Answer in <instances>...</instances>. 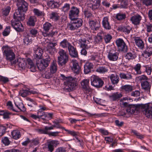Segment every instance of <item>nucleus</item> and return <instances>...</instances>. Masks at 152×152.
Instances as JSON below:
<instances>
[{"label": "nucleus", "instance_id": "nucleus-1", "mask_svg": "<svg viewBox=\"0 0 152 152\" xmlns=\"http://www.w3.org/2000/svg\"><path fill=\"white\" fill-rule=\"evenodd\" d=\"M61 76L65 80L64 83L66 89L73 90L75 89L77 85V79L75 77L71 76L65 77L64 75Z\"/></svg>", "mask_w": 152, "mask_h": 152}, {"label": "nucleus", "instance_id": "nucleus-2", "mask_svg": "<svg viewBox=\"0 0 152 152\" xmlns=\"http://www.w3.org/2000/svg\"><path fill=\"white\" fill-rule=\"evenodd\" d=\"M53 27V26L51 24L48 22H46L43 26V29L44 31L42 32V35L44 37H52L58 34L57 31L52 30L49 32L50 30Z\"/></svg>", "mask_w": 152, "mask_h": 152}, {"label": "nucleus", "instance_id": "nucleus-3", "mask_svg": "<svg viewBox=\"0 0 152 152\" xmlns=\"http://www.w3.org/2000/svg\"><path fill=\"white\" fill-rule=\"evenodd\" d=\"M50 57H48L45 59H38L36 60V64L38 69L40 71L42 70L47 67L50 63Z\"/></svg>", "mask_w": 152, "mask_h": 152}, {"label": "nucleus", "instance_id": "nucleus-4", "mask_svg": "<svg viewBox=\"0 0 152 152\" xmlns=\"http://www.w3.org/2000/svg\"><path fill=\"white\" fill-rule=\"evenodd\" d=\"M2 48L7 60L11 61L15 58V55L14 53L8 46H4Z\"/></svg>", "mask_w": 152, "mask_h": 152}, {"label": "nucleus", "instance_id": "nucleus-5", "mask_svg": "<svg viewBox=\"0 0 152 152\" xmlns=\"http://www.w3.org/2000/svg\"><path fill=\"white\" fill-rule=\"evenodd\" d=\"M103 81L98 77L93 75L91 77V85L97 88L102 87L103 84Z\"/></svg>", "mask_w": 152, "mask_h": 152}, {"label": "nucleus", "instance_id": "nucleus-6", "mask_svg": "<svg viewBox=\"0 0 152 152\" xmlns=\"http://www.w3.org/2000/svg\"><path fill=\"white\" fill-rule=\"evenodd\" d=\"M143 113L146 117L152 118V104L151 103L143 104L142 106Z\"/></svg>", "mask_w": 152, "mask_h": 152}, {"label": "nucleus", "instance_id": "nucleus-7", "mask_svg": "<svg viewBox=\"0 0 152 152\" xmlns=\"http://www.w3.org/2000/svg\"><path fill=\"white\" fill-rule=\"evenodd\" d=\"M115 42L119 50L124 52H127V47L122 39H118L116 40Z\"/></svg>", "mask_w": 152, "mask_h": 152}, {"label": "nucleus", "instance_id": "nucleus-8", "mask_svg": "<svg viewBox=\"0 0 152 152\" xmlns=\"http://www.w3.org/2000/svg\"><path fill=\"white\" fill-rule=\"evenodd\" d=\"M16 4L18 7V10L23 12H25L27 10L28 4L25 1L17 0Z\"/></svg>", "mask_w": 152, "mask_h": 152}, {"label": "nucleus", "instance_id": "nucleus-9", "mask_svg": "<svg viewBox=\"0 0 152 152\" xmlns=\"http://www.w3.org/2000/svg\"><path fill=\"white\" fill-rule=\"evenodd\" d=\"M89 79H85L81 82L82 87L85 93L90 94L91 92L92 89L89 86Z\"/></svg>", "mask_w": 152, "mask_h": 152}, {"label": "nucleus", "instance_id": "nucleus-10", "mask_svg": "<svg viewBox=\"0 0 152 152\" xmlns=\"http://www.w3.org/2000/svg\"><path fill=\"white\" fill-rule=\"evenodd\" d=\"M79 12V10L77 8L73 6L72 7L69 13V18L71 20H74L78 16Z\"/></svg>", "mask_w": 152, "mask_h": 152}, {"label": "nucleus", "instance_id": "nucleus-11", "mask_svg": "<svg viewBox=\"0 0 152 152\" xmlns=\"http://www.w3.org/2000/svg\"><path fill=\"white\" fill-rule=\"evenodd\" d=\"M11 24L12 26L17 31L22 32L23 31V26L20 21L12 20Z\"/></svg>", "mask_w": 152, "mask_h": 152}, {"label": "nucleus", "instance_id": "nucleus-12", "mask_svg": "<svg viewBox=\"0 0 152 152\" xmlns=\"http://www.w3.org/2000/svg\"><path fill=\"white\" fill-rule=\"evenodd\" d=\"M72 70L73 72L77 74H78L81 71V68L78 62L76 60H72L70 63Z\"/></svg>", "mask_w": 152, "mask_h": 152}, {"label": "nucleus", "instance_id": "nucleus-13", "mask_svg": "<svg viewBox=\"0 0 152 152\" xmlns=\"http://www.w3.org/2000/svg\"><path fill=\"white\" fill-rule=\"evenodd\" d=\"M34 58L36 60L40 59L42 58V55L43 53L42 49L37 46H35L33 48Z\"/></svg>", "mask_w": 152, "mask_h": 152}, {"label": "nucleus", "instance_id": "nucleus-14", "mask_svg": "<svg viewBox=\"0 0 152 152\" xmlns=\"http://www.w3.org/2000/svg\"><path fill=\"white\" fill-rule=\"evenodd\" d=\"M24 12L17 10L14 14V20L18 21L23 20L25 19Z\"/></svg>", "mask_w": 152, "mask_h": 152}, {"label": "nucleus", "instance_id": "nucleus-15", "mask_svg": "<svg viewBox=\"0 0 152 152\" xmlns=\"http://www.w3.org/2000/svg\"><path fill=\"white\" fill-rule=\"evenodd\" d=\"M78 41V44L82 48L88 49L91 47V45H89V41L87 40L85 38H81L79 39Z\"/></svg>", "mask_w": 152, "mask_h": 152}, {"label": "nucleus", "instance_id": "nucleus-16", "mask_svg": "<svg viewBox=\"0 0 152 152\" xmlns=\"http://www.w3.org/2000/svg\"><path fill=\"white\" fill-rule=\"evenodd\" d=\"M119 53L115 51H110L108 53L107 57L110 61H115L118 58Z\"/></svg>", "mask_w": 152, "mask_h": 152}, {"label": "nucleus", "instance_id": "nucleus-17", "mask_svg": "<svg viewBox=\"0 0 152 152\" xmlns=\"http://www.w3.org/2000/svg\"><path fill=\"white\" fill-rule=\"evenodd\" d=\"M59 144V142L56 140H52L48 142V151L50 152H52L54 149L55 147H56Z\"/></svg>", "mask_w": 152, "mask_h": 152}, {"label": "nucleus", "instance_id": "nucleus-18", "mask_svg": "<svg viewBox=\"0 0 152 152\" xmlns=\"http://www.w3.org/2000/svg\"><path fill=\"white\" fill-rule=\"evenodd\" d=\"M142 18V17L140 15L137 14L132 16L130 18V20L132 24L137 26L140 23Z\"/></svg>", "mask_w": 152, "mask_h": 152}, {"label": "nucleus", "instance_id": "nucleus-19", "mask_svg": "<svg viewBox=\"0 0 152 152\" xmlns=\"http://www.w3.org/2000/svg\"><path fill=\"white\" fill-rule=\"evenodd\" d=\"M139 106L138 105H131L127 107L126 111L129 114H132L137 113L139 110Z\"/></svg>", "mask_w": 152, "mask_h": 152}, {"label": "nucleus", "instance_id": "nucleus-20", "mask_svg": "<svg viewBox=\"0 0 152 152\" xmlns=\"http://www.w3.org/2000/svg\"><path fill=\"white\" fill-rule=\"evenodd\" d=\"M27 60L26 61L24 58H19L17 59V61L15 60L14 61L13 64L18 65L19 67L23 69L25 68L26 65Z\"/></svg>", "mask_w": 152, "mask_h": 152}, {"label": "nucleus", "instance_id": "nucleus-21", "mask_svg": "<svg viewBox=\"0 0 152 152\" xmlns=\"http://www.w3.org/2000/svg\"><path fill=\"white\" fill-rule=\"evenodd\" d=\"M54 126L48 127L45 126L44 128H37L36 129V132L39 134H48L49 130L53 129Z\"/></svg>", "mask_w": 152, "mask_h": 152}, {"label": "nucleus", "instance_id": "nucleus-22", "mask_svg": "<svg viewBox=\"0 0 152 152\" xmlns=\"http://www.w3.org/2000/svg\"><path fill=\"white\" fill-rule=\"evenodd\" d=\"M70 55L73 58L78 57V53L75 47L71 45L68 48Z\"/></svg>", "mask_w": 152, "mask_h": 152}, {"label": "nucleus", "instance_id": "nucleus-23", "mask_svg": "<svg viewBox=\"0 0 152 152\" xmlns=\"http://www.w3.org/2000/svg\"><path fill=\"white\" fill-rule=\"evenodd\" d=\"M118 29L120 31L126 34H128L130 33L132 30V28L129 25L121 26L118 27Z\"/></svg>", "mask_w": 152, "mask_h": 152}, {"label": "nucleus", "instance_id": "nucleus-24", "mask_svg": "<svg viewBox=\"0 0 152 152\" xmlns=\"http://www.w3.org/2000/svg\"><path fill=\"white\" fill-rule=\"evenodd\" d=\"M136 45L140 49H143L144 48V44L143 42L140 38L138 37H133Z\"/></svg>", "mask_w": 152, "mask_h": 152}, {"label": "nucleus", "instance_id": "nucleus-25", "mask_svg": "<svg viewBox=\"0 0 152 152\" xmlns=\"http://www.w3.org/2000/svg\"><path fill=\"white\" fill-rule=\"evenodd\" d=\"M94 67V65L92 63L89 62H86L84 66V73L85 74L89 73L91 72V69Z\"/></svg>", "mask_w": 152, "mask_h": 152}, {"label": "nucleus", "instance_id": "nucleus-26", "mask_svg": "<svg viewBox=\"0 0 152 152\" xmlns=\"http://www.w3.org/2000/svg\"><path fill=\"white\" fill-rule=\"evenodd\" d=\"M141 68V64L140 63H137L134 65L133 67V69L135 71L136 75H140L142 73Z\"/></svg>", "mask_w": 152, "mask_h": 152}, {"label": "nucleus", "instance_id": "nucleus-27", "mask_svg": "<svg viewBox=\"0 0 152 152\" xmlns=\"http://www.w3.org/2000/svg\"><path fill=\"white\" fill-rule=\"evenodd\" d=\"M122 96L121 93L117 92L113 93L109 96L110 99L112 101L118 100Z\"/></svg>", "mask_w": 152, "mask_h": 152}, {"label": "nucleus", "instance_id": "nucleus-28", "mask_svg": "<svg viewBox=\"0 0 152 152\" xmlns=\"http://www.w3.org/2000/svg\"><path fill=\"white\" fill-rule=\"evenodd\" d=\"M89 23L91 29L95 31L99 29L100 25L97 22L94 20H91L90 21Z\"/></svg>", "mask_w": 152, "mask_h": 152}, {"label": "nucleus", "instance_id": "nucleus-29", "mask_svg": "<svg viewBox=\"0 0 152 152\" xmlns=\"http://www.w3.org/2000/svg\"><path fill=\"white\" fill-rule=\"evenodd\" d=\"M27 62L28 64V67L30 71L33 72H35L36 69V67L34 66L31 59L29 58L27 59Z\"/></svg>", "mask_w": 152, "mask_h": 152}, {"label": "nucleus", "instance_id": "nucleus-30", "mask_svg": "<svg viewBox=\"0 0 152 152\" xmlns=\"http://www.w3.org/2000/svg\"><path fill=\"white\" fill-rule=\"evenodd\" d=\"M102 25L104 27L107 29H110L111 28L108 22V18L107 17H104L103 19L102 22Z\"/></svg>", "mask_w": 152, "mask_h": 152}, {"label": "nucleus", "instance_id": "nucleus-31", "mask_svg": "<svg viewBox=\"0 0 152 152\" xmlns=\"http://www.w3.org/2000/svg\"><path fill=\"white\" fill-rule=\"evenodd\" d=\"M110 78L112 83L113 84H117L119 80V77L116 74H111L110 76Z\"/></svg>", "mask_w": 152, "mask_h": 152}, {"label": "nucleus", "instance_id": "nucleus-32", "mask_svg": "<svg viewBox=\"0 0 152 152\" xmlns=\"http://www.w3.org/2000/svg\"><path fill=\"white\" fill-rule=\"evenodd\" d=\"M68 57H58V62L59 65L61 66L65 65L68 61Z\"/></svg>", "mask_w": 152, "mask_h": 152}, {"label": "nucleus", "instance_id": "nucleus-33", "mask_svg": "<svg viewBox=\"0 0 152 152\" xmlns=\"http://www.w3.org/2000/svg\"><path fill=\"white\" fill-rule=\"evenodd\" d=\"M47 3L48 6L51 8H56L59 6V2H55L53 0L47 2Z\"/></svg>", "mask_w": 152, "mask_h": 152}, {"label": "nucleus", "instance_id": "nucleus-34", "mask_svg": "<svg viewBox=\"0 0 152 152\" xmlns=\"http://www.w3.org/2000/svg\"><path fill=\"white\" fill-rule=\"evenodd\" d=\"M71 43L66 39H64L60 43V45L63 48H68L71 45Z\"/></svg>", "mask_w": 152, "mask_h": 152}, {"label": "nucleus", "instance_id": "nucleus-35", "mask_svg": "<svg viewBox=\"0 0 152 152\" xmlns=\"http://www.w3.org/2000/svg\"><path fill=\"white\" fill-rule=\"evenodd\" d=\"M11 134L12 137L15 140L18 139L21 136L20 132L17 130L13 131L11 132Z\"/></svg>", "mask_w": 152, "mask_h": 152}, {"label": "nucleus", "instance_id": "nucleus-36", "mask_svg": "<svg viewBox=\"0 0 152 152\" xmlns=\"http://www.w3.org/2000/svg\"><path fill=\"white\" fill-rule=\"evenodd\" d=\"M133 86L129 85H126L122 86L121 89L123 91H125L126 93L131 92L133 90Z\"/></svg>", "mask_w": 152, "mask_h": 152}, {"label": "nucleus", "instance_id": "nucleus-37", "mask_svg": "<svg viewBox=\"0 0 152 152\" xmlns=\"http://www.w3.org/2000/svg\"><path fill=\"white\" fill-rule=\"evenodd\" d=\"M72 20H73L72 21L74 23L77 29L80 27L82 25L83 21L82 20L80 19L76 18Z\"/></svg>", "mask_w": 152, "mask_h": 152}, {"label": "nucleus", "instance_id": "nucleus-38", "mask_svg": "<svg viewBox=\"0 0 152 152\" xmlns=\"http://www.w3.org/2000/svg\"><path fill=\"white\" fill-rule=\"evenodd\" d=\"M100 0H94L92 3V9L96 10L99 9L100 5Z\"/></svg>", "mask_w": 152, "mask_h": 152}, {"label": "nucleus", "instance_id": "nucleus-39", "mask_svg": "<svg viewBox=\"0 0 152 152\" xmlns=\"http://www.w3.org/2000/svg\"><path fill=\"white\" fill-rule=\"evenodd\" d=\"M136 57L134 52L132 51V52H129L126 53L125 56L126 58L128 60L133 59Z\"/></svg>", "mask_w": 152, "mask_h": 152}, {"label": "nucleus", "instance_id": "nucleus-40", "mask_svg": "<svg viewBox=\"0 0 152 152\" xmlns=\"http://www.w3.org/2000/svg\"><path fill=\"white\" fill-rule=\"evenodd\" d=\"M96 71L99 73L103 74L107 72L108 69L107 67L102 66L98 68Z\"/></svg>", "mask_w": 152, "mask_h": 152}, {"label": "nucleus", "instance_id": "nucleus-41", "mask_svg": "<svg viewBox=\"0 0 152 152\" xmlns=\"http://www.w3.org/2000/svg\"><path fill=\"white\" fill-rule=\"evenodd\" d=\"M141 85L142 88L145 90H149L151 88L149 83L147 80L141 83Z\"/></svg>", "mask_w": 152, "mask_h": 152}, {"label": "nucleus", "instance_id": "nucleus-42", "mask_svg": "<svg viewBox=\"0 0 152 152\" xmlns=\"http://www.w3.org/2000/svg\"><path fill=\"white\" fill-rule=\"evenodd\" d=\"M126 18V15L125 13L119 12L117 14L115 15V18L118 20H121Z\"/></svg>", "mask_w": 152, "mask_h": 152}, {"label": "nucleus", "instance_id": "nucleus-43", "mask_svg": "<svg viewBox=\"0 0 152 152\" xmlns=\"http://www.w3.org/2000/svg\"><path fill=\"white\" fill-rule=\"evenodd\" d=\"M15 106L20 111H24L26 110L22 102H20L19 103L15 102Z\"/></svg>", "mask_w": 152, "mask_h": 152}, {"label": "nucleus", "instance_id": "nucleus-44", "mask_svg": "<svg viewBox=\"0 0 152 152\" xmlns=\"http://www.w3.org/2000/svg\"><path fill=\"white\" fill-rule=\"evenodd\" d=\"M102 41V38L101 36L97 34L94 37V42L95 44H100Z\"/></svg>", "mask_w": 152, "mask_h": 152}, {"label": "nucleus", "instance_id": "nucleus-45", "mask_svg": "<svg viewBox=\"0 0 152 152\" xmlns=\"http://www.w3.org/2000/svg\"><path fill=\"white\" fill-rule=\"evenodd\" d=\"M31 42V40L29 38L28 35H26L24 37L23 39V43L25 45H27L30 44Z\"/></svg>", "mask_w": 152, "mask_h": 152}, {"label": "nucleus", "instance_id": "nucleus-46", "mask_svg": "<svg viewBox=\"0 0 152 152\" xmlns=\"http://www.w3.org/2000/svg\"><path fill=\"white\" fill-rule=\"evenodd\" d=\"M58 53L59 55L58 57H68L66 52L63 49H59Z\"/></svg>", "mask_w": 152, "mask_h": 152}, {"label": "nucleus", "instance_id": "nucleus-47", "mask_svg": "<svg viewBox=\"0 0 152 152\" xmlns=\"http://www.w3.org/2000/svg\"><path fill=\"white\" fill-rule=\"evenodd\" d=\"M33 11L34 15L37 16H44L45 14L44 12L38 9H34Z\"/></svg>", "mask_w": 152, "mask_h": 152}, {"label": "nucleus", "instance_id": "nucleus-48", "mask_svg": "<svg viewBox=\"0 0 152 152\" xmlns=\"http://www.w3.org/2000/svg\"><path fill=\"white\" fill-rule=\"evenodd\" d=\"M35 18L34 16H31L29 19L28 20L27 23V24L33 26L35 25Z\"/></svg>", "mask_w": 152, "mask_h": 152}, {"label": "nucleus", "instance_id": "nucleus-49", "mask_svg": "<svg viewBox=\"0 0 152 152\" xmlns=\"http://www.w3.org/2000/svg\"><path fill=\"white\" fill-rule=\"evenodd\" d=\"M50 70L52 73H54L57 71L56 64L54 62L52 63L50 66Z\"/></svg>", "mask_w": 152, "mask_h": 152}, {"label": "nucleus", "instance_id": "nucleus-50", "mask_svg": "<svg viewBox=\"0 0 152 152\" xmlns=\"http://www.w3.org/2000/svg\"><path fill=\"white\" fill-rule=\"evenodd\" d=\"M119 76L121 79H131L132 77V75L130 74H128L126 75L123 73H120Z\"/></svg>", "mask_w": 152, "mask_h": 152}, {"label": "nucleus", "instance_id": "nucleus-51", "mask_svg": "<svg viewBox=\"0 0 152 152\" xmlns=\"http://www.w3.org/2000/svg\"><path fill=\"white\" fill-rule=\"evenodd\" d=\"M1 142L3 144L6 146L8 145L11 142L8 138L7 137H2L1 139Z\"/></svg>", "mask_w": 152, "mask_h": 152}, {"label": "nucleus", "instance_id": "nucleus-52", "mask_svg": "<svg viewBox=\"0 0 152 152\" xmlns=\"http://www.w3.org/2000/svg\"><path fill=\"white\" fill-rule=\"evenodd\" d=\"M50 18L54 19L55 20H58L60 18L59 16L57 13L52 12L50 15Z\"/></svg>", "mask_w": 152, "mask_h": 152}, {"label": "nucleus", "instance_id": "nucleus-53", "mask_svg": "<svg viewBox=\"0 0 152 152\" xmlns=\"http://www.w3.org/2000/svg\"><path fill=\"white\" fill-rule=\"evenodd\" d=\"M19 94L22 96L25 97L29 94V92L27 90H21L20 91Z\"/></svg>", "mask_w": 152, "mask_h": 152}, {"label": "nucleus", "instance_id": "nucleus-54", "mask_svg": "<svg viewBox=\"0 0 152 152\" xmlns=\"http://www.w3.org/2000/svg\"><path fill=\"white\" fill-rule=\"evenodd\" d=\"M67 28L71 30H74L77 29L74 23L72 21L70 23H68L67 25Z\"/></svg>", "mask_w": 152, "mask_h": 152}, {"label": "nucleus", "instance_id": "nucleus-55", "mask_svg": "<svg viewBox=\"0 0 152 152\" xmlns=\"http://www.w3.org/2000/svg\"><path fill=\"white\" fill-rule=\"evenodd\" d=\"M103 38L105 42L107 43L110 42L112 38V37L110 35L107 34L104 36Z\"/></svg>", "mask_w": 152, "mask_h": 152}, {"label": "nucleus", "instance_id": "nucleus-56", "mask_svg": "<svg viewBox=\"0 0 152 152\" xmlns=\"http://www.w3.org/2000/svg\"><path fill=\"white\" fill-rule=\"evenodd\" d=\"M70 8V4L68 3H66L62 7L61 9L63 12H68Z\"/></svg>", "mask_w": 152, "mask_h": 152}, {"label": "nucleus", "instance_id": "nucleus-57", "mask_svg": "<svg viewBox=\"0 0 152 152\" xmlns=\"http://www.w3.org/2000/svg\"><path fill=\"white\" fill-rule=\"evenodd\" d=\"M10 10V8L9 6L4 8L3 10L2 14L5 16L8 15Z\"/></svg>", "mask_w": 152, "mask_h": 152}, {"label": "nucleus", "instance_id": "nucleus-58", "mask_svg": "<svg viewBox=\"0 0 152 152\" xmlns=\"http://www.w3.org/2000/svg\"><path fill=\"white\" fill-rule=\"evenodd\" d=\"M152 55V54L146 49L143 51L142 54V56L145 58H148Z\"/></svg>", "mask_w": 152, "mask_h": 152}, {"label": "nucleus", "instance_id": "nucleus-59", "mask_svg": "<svg viewBox=\"0 0 152 152\" xmlns=\"http://www.w3.org/2000/svg\"><path fill=\"white\" fill-rule=\"evenodd\" d=\"M137 78L138 80L141 82V83L143 81H147L148 79L147 77L144 75L140 76L137 77Z\"/></svg>", "mask_w": 152, "mask_h": 152}, {"label": "nucleus", "instance_id": "nucleus-60", "mask_svg": "<svg viewBox=\"0 0 152 152\" xmlns=\"http://www.w3.org/2000/svg\"><path fill=\"white\" fill-rule=\"evenodd\" d=\"M10 31V27L7 26L6 27L3 32V35L4 36H6L9 35Z\"/></svg>", "mask_w": 152, "mask_h": 152}, {"label": "nucleus", "instance_id": "nucleus-61", "mask_svg": "<svg viewBox=\"0 0 152 152\" xmlns=\"http://www.w3.org/2000/svg\"><path fill=\"white\" fill-rule=\"evenodd\" d=\"M145 26L148 32L152 31V23H147L145 24Z\"/></svg>", "mask_w": 152, "mask_h": 152}, {"label": "nucleus", "instance_id": "nucleus-62", "mask_svg": "<svg viewBox=\"0 0 152 152\" xmlns=\"http://www.w3.org/2000/svg\"><path fill=\"white\" fill-rule=\"evenodd\" d=\"M7 106L8 107V108L10 110H12L13 111L17 112L15 110L13 107V105L12 102L10 101L8 102L7 103Z\"/></svg>", "mask_w": 152, "mask_h": 152}, {"label": "nucleus", "instance_id": "nucleus-63", "mask_svg": "<svg viewBox=\"0 0 152 152\" xmlns=\"http://www.w3.org/2000/svg\"><path fill=\"white\" fill-rule=\"evenodd\" d=\"M132 132L137 136V137L140 139H142L144 138L143 135L140 134L135 130H132Z\"/></svg>", "mask_w": 152, "mask_h": 152}, {"label": "nucleus", "instance_id": "nucleus-64", "mask_svg": "<svg viewBox=\"0 0 152 152\" xmlns=\"http://www.w3.org/2000/svg\"><path fill=\"white\" fill-rule=\"evenodd\" d=\"M142 4L146 6H149L152 4V0H142Z\"/></svg>", "mask_w": 152, "mask_h": 152}]
</instances>
